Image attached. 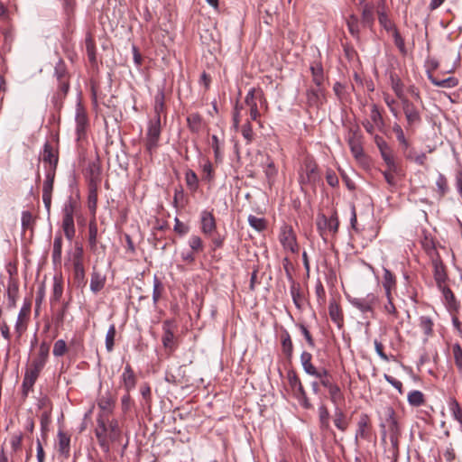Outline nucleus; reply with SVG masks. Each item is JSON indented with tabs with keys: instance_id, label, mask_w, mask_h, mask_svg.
Masks as SVG:
<instances>
[{
	"instance_id": "nucleus-1",
	"label": "nucleus",
	"mask_w": 462,
	"mask_h": 462,
	"mask_svg": "<svg viewBox=\"0 0 462 462\" xmlns=\"http://www.w3.org/2000/svg\"><path fill=\"white\" fill-rule=\"evenodd\" d=\"M383 416L380 422L382 441L385 442L386 436H389L391 448L388 451V457L392 459V462H397L400 455L399 439L402 435L401 426L393 407L385 406L383 409Z\"/></svg>"
},
{
	"instance_id": "nucleus-2",
	"label": "nucleus",
	"mask_w": 462,
	"mask_h": 462,
	"mask_svg": "<svg viewBox=\"0 0 462 462\" xmlns=\"http://www.w3.org/2000/svg\"><path fill=\"white\" fill-rule=\"evenodd\" d=\"M95 435L102 450L107 453L110 450V442L119 439L121 431L116 420H109L106 414H99L97 419Z\"/></svg>"
},
{
	"instance_id": "nucleus-3",
	"label": "nucleus",
	"mask_w": 462,
	"mask_h": 462,
	"mask_svg": "<svg viewBox=\"0 0 462 462\" xmlns=\"http://www.w3.org/2000/svg\"><path fill=\"white\" fill-rule=\"evenodd\" d=\"M362 132L357 125L348 127L346 140L353 156L358 161L362 160L365 156L362 145Z\"/></svg>"
},
{
	"instance_id": "nucleus-4",
	"label": "nucleus",
	"mask_w": 462,
	"mask_h": 462,
	"mask_svg": "<svg viewBox=\"0 0 462 462\" xmlns=\"http://www.w3.org/2000/svg\"><path fill=\"white\" fill-rule=\"evenodd\" d=\"M161 131V116H155L149 122L145 137V148L150 155H152L159 146Z\"/></svg>"
},
{
	"instance_id": "nucleus-5",
	"label": "nucleus",
	"mask_w": 462,
	"mask_h": 462,
	"mask_svg": "<svg viewBox=\"0 0 462 462\" xmlns=\"http://www.w3.org/2000/svg\"><path fill=\"white\" fill-rule=\"evenodd\" d=\"M287 378L292 393L294 397L297 398L300 404L305 409L311 408V404L307 397L304 387L296 372L293 370L288 371Z\"/></svg>"
},
{
	"instance_id": "nucleus-6",
	"label": "nucleus",
	"mask_w": 462,
	"mask_h": 462,
	"mask_svg": "<svg viewBox=\"0 0 462 462\" xmlns=\"http://www.w3.org/2000/svg\"><path fill=\"white\" fill-rule=\"evenodd\" d=\"M402 107L407 122L406 130L411 134L414 133L415 127L421 123V115L419 108L408 98L401 101Z\"/></svg>"
},
{
	"instance_id": "nucleus-7",
	"label": "nucleus",
	"mask_w": 462,
	"mask_h": 462,
	"mask_svg": "<svg viewBox=\"0 0 462 462\" xmlns=\"http://www.w3.org/2000/svg\"><path fill=\"white\" fill-rule=\"evenodd\" d=\"M75 204L69 201L63 208L62 229L66 238L71 241L75 236L76 229L74 225Z\"/></svg>"
},
{
	"instance_id": "nucleus-8",
	"label": "nucleus",
	"mask_w": 462,
	"mask_h": 462,
	"mask_svg": "<svg viewBox=\"0 0 462 462\" xmlns=\"http://www.w3.org/2000/svg\"><path fill=\"white\" fill-rule=\"evenodd\" d=\"M75 122L78 140L85 138L89 127V120L87 111L80 102L76 105Z\"/></svg>"
},
{
	"instance_id": "nucleus-9",
	"label": "nucleus",
	"mask_w": 462,
	"mask_h": 462,
	"mask_svg": "<svg viewBox=\"0 0 462 462\" xmlns=\"http://www.w3.org/2000/svg\"><path fill=\"white\" fill-rule=\"evenodd\" d=\"M263 94L262 89L252 88L245 96V103L249 107L250 119L256 121L260 116L257 100L262 101Z\"/></svg>"
},
{
	"instance_id": "nucleus-10",
	"label": "nucleus",
	"mask_w": 462,
	"mask_h": 462,
	"mask_svg": "<svg viewBox=\"0 0 462 462\" xmlns=\"http://www.w3.org/2000/svg\"><path fill=\"white\" fill-rule=\"evenodd\" d=\"M378 297L374 293H368L365 297L349 299L350 304L363 313L373 312L374 306L377 303Z\"/></svg>"
},
{
	"instance_id": "nucleus-11",
	"label": "nucleus",
	"mask_w": 462,
	"mask_h": 462,
	"mask_svg": "<svg viewBox=\"0 0 462 462\" xmlns=\"http://www.w3.org/2000/svg\"><path fill=\"white\" fill-rule=\"evenodd\" d=\"M430 262L433 267V277L437 287H441L448 281L447 268L440 259V256L437 258L435 257V259L431 260Z\"/></svg>"
},
{
	"instance_id": "nucleus-12",
	"label": "nucleus",
	"mask_w": 462,
	"mask_h": 462,
	"mask_svg": "<svg viewBox=\"0 0 462 462\" xmlns=\"http://www.w3.org/2000/svg\"><path fill=\"white\" fill-rule=\"evenodd\" d=\"M101 173L102 169L98 158H97L94 161L88 162L85 172L86 177L88 179V186H98L101 182Z\"/></svg>"
},
{
	"instance_id": "nucleus-13",
	"label": "nucleus",
	"mask_w": 462,
	"mask_h": 462,
	"mask_svg": "<svg viewBox=\"0 0 462 462\" xmlns=\"http://www.w3.org/2000/svg\"><path fill=\"white\" fill-rule=\"evenodd\" d=\"M317 226L320 232L328 229L334 234L337 233L339 226L337 213H334L330 217H327L323 214L319 215L317 219Z\"/></svg>"
},
{
	"instance_id": "nucleus-14",
	"label": "nucleus",
	"mask_w": 462,
	"mask_h": 462,
	"mask_svg": "<svg viewBox=\"0 0 462 462\" xmlns=\"http://www.w3.org/2000/svg\"><path fill=\"white\" fill-rule=\"evenodd\" d=\"M31 312V304L25 303L19 311L16 324H15V332L21 337L24 331L27 329V323L29 320V316Z\"/></svg>"
},
{
	"instance_id": "nucleus-15",
	"label": "nucleus",
	"mask_w": 462,
	"mask_h": 462,
	"mask_svg": "<svg viewBox=\"0 0 462 462\" xmlns=\"http://www.w3.org/2000/svg\"><path fill=\"white\" fill-rule=\"evenodd\" d=\"M318 180V172L317 166L311 161H306L304 163V168L300 176V183H314Z\"/></svg>"
},
{
	"instance_id": "nucleus-16",
	"label": "nucleus",
	"mask_w": 462,
	"mask_h": 462,
	"mask_svg": "<svg viewBox=\"0 0 462 462\" xmlns=\"http://www.w3.org/2000/svg\"><path fill=\"white\" fill-rule=\"evenodd\" d=\"M42 160L44 163H49V169H54V171H56L59 161L58 152L48 142L43 146Z\"/></svg>"
},
{
	"instance_id": "nucleus-17",
	"label": "nucleus",
	"mask_w": 462,
	"mask_h": 462,
	"mask_svg": "<svg viewBox=\"0 0 462 462\" xmlns=\"http://www.w3.org/2000/svg\"><path fill=\"white\" fill-rule=\"evenodd\" d=\"M286 273L288 275V279L291 282L290 291H291V295L292 300H293L295 306L298 309H300L304 302V298L301 293L300 284L299 282H296L293 280V278H292L291 274L290 273V272L288 271V269H286Z\"/></svg>"
},
{
	"instance_id": "nucleus-18",
	"label": "nucleus",
	"mask_w": 462,
	"mask_h": 462,
	"mask_svg": "<svg viewBox=\"0 0 462 462\" xmlns=\"http://www.w3.org/2000/svg\"><path fill=\"white\" fill-rule=\"evenodd\" d=\"M121 384L125 392H131L136 385V377L129 364L125 365L121 375Z\"/></svg>"
},
{
	"instance_id": "nucleus-19",
	"label": "nucleus",
	"mask_w": 462,
	"mask_h": 462,
	"mask_svg": "<svg viewBox=\"0 0 462 462\" xmlns=\"http://www.w3.org/2000/svg\"><path fill=\"white\" fill-rule=\"evenodd\" d=\"M280 241L285 249H288L292 253L298 252L299 247L296 243V238L291 228L283 229L280 236Z\"/></svg>"
},
{
	"instance_id": "nucleus-20",
	"label": "nucleus",
	"mask_w": 462,
	"mask_h": 462,
	"mask_svg": "<svg viewBox=\"0 0 462 462\" xmlns=\"http://www.w3.org/2000/svg\"><path fill=\"white\" fill-rule=\"evenodd\" d=\"M57 450L65 458L70 455V437L61 430L58 432Z\"/></svg>"
},
{
	"instance_id": "nucleus-21",
	"label": "nucleus",
	"mask_w": 462,
	"mask_h": 462,
	"mask_svg": "<svg viewBox=\"0 0 462 462\" xmlns=\"http://www.w3.org/2000/svg\"><path fill=\"white\" fill-rule=\"evenodd\" d=\"M371 427L370 418L367 414L362 413L357 422V430L356 433V439L358 438L366 439L369 437V430Z\"/></svg>"
},
{
	"instance_id": "nucleus-22",
	"label": "nucleus",
	"mask_w": 462,
	"mask_h": 462,
	"mask_svg": "<svg viewBox=\"0 0 462 462\" xmlns=\"http://www.w3.org/2000/svg\"><path fill=\"white\" fill-rule=\"evenodd\" d=\"M50 352V345L47 342H42L40 345L37 356L32 361L31 365L43 369L46 365Z\"/></svg>"
},
{
	"instance_id": "nucleus-23",
	"label": "nucleus",
	"mask_w": 462,
	"mask_h": 462,
	"mask_svg": "<svg viewBox=\"0 0 462 462\" xmlns=\"http://www.w3.org/2000/svg\"><path fill=\"white\" fill-rule=\"evenodd\" d=\"M171 321L165 320L163 322V336L162 338L163 346L171 352L175 349L174 334L171 329Z\"/></svg>"
},
{
	"instance_id": "nucleus-24",
	"label": "nucleus",
	"mask_w": 462,
	"mask_h": 462,
	"mask_svg": "<svg viewBox=\"0 0 462 462\" xmlns=\"http://www.w3.org/2000/svg\"><path fill=\"white\" fill-rule=\"evenodd\" d=\"M201 229L206 235H210L216 229L215 217L212 213L208 211L201 213Z\"/></svg>"
},
{
	"instance_id": "nucleus-25",
	"label": "nucleus",
	"mask_w": 462,
	"mask_h": 462,
	"mask_svg": "<svg viewBox=\"0 0 462 462\" xmlns=\"http://www.w3.org/2000/svg\"><path fill=\"white\" fill-rule=\"evenodd\" d=\"M69 89V79H62L58 81V90L53 97L55 106H61L63 99L68 94Z\"/></svg>"
},
{
	"instance_id": "nucleus-26",
	"label": "nucleus",
	"mask_w": 462,
	"mask_h": 462,
	"mask_svg": "<svg viewBox=\"0 0 462 462\" xmlns=\"http://www.w3.org/2000/svg\"><path fill=\"white\" fill-rule=\"evenodd\" d=\"M311 376L319 379L320 384L327 388L328 391L336 384L332 381L330 373L324 367L319 368L316 374H313Z\"/></svg>"
},
{
	"instance_id": "nucleus-27",
	"label": "nucleus",
	"mask_w": 462,
	"mask_h": 462,
	"mask_svg": "<svg viewBox=\"0 0 462 462\" xmlns=\"http://www.w3.org/2000/svg\"><path fill=\"white\" fill-rule=\"evenodd\" d=\"M282 340V351L285 357L291 361L293 355V344L291 338L290 334L287 331H284L281 336Z\"/></svg>"
},
{
	"instance_id": "nucleus-28",
	"label": "nucleus",
	"mask_w": 462,
	"mask_h": 462,
	"mask_svg": "<svg viewBox=\"0 0 462 462\" xmlns=\"http://www.w3.org/2000/svg\"><path fill=\"white\" fill-rule=\"evenodd\" d=\"M312 360V355L307 351H303L300 355V363L302 365V368L304 372L309 374L312 375L313 374H316V372L319 369L313 365L311 363Z\"/></svg>"
},
{
	"instance_id": "nucleus-29",
	"label": "nucleus",
	"mask_w": 462,
	"mask_h": 462,
	"mask_svg": "<svg viewBox=\"0 0 462 462\" xmlns=\"http://www.w3.org/2000/svg\"><path fill=\"white\" fill-rule=\"evenodd\" d=\"M328 312L331 320L334 321L338 328H341L343 325V314L340 307L336 301L329 302Z\"/></svg>"
},
{
	"instance_id": "nucleus-30",
	"label": "nucleus",
	"mask_w": 462,
	"mask_h": 462,
	"mask_svg": "<svg viewBox=\"0 0 462 462\" xmlns=\"http://www.w3.org/2000/svg\"><path fill=\"white\" fill-rule=\"evenodd\" d=\"M374 5L370 4H365L362 9V19L361 24L364 27H371L374 23Z\"/></svg>"
},
{
	"instance_id": "nucleus-31",
	"label": "nucleus",
	"mask_w": 462,
	"mask_h": 462,
	"mask_svg": "<svg viewBox=\"0 0 462 462\" xmlns=\"http://www.w3.org/2000/svg\"><path fill=\"white\" fill-rule=\"evenodd\" d=\"M360 23L358 17L356 14H350L346 19V26L350 34L356 39H359Z\"/></svg>"
},
{
	"instance_id": "nucleus-32",
	"label": "nucleus",
	"mask_w": 462,
	"mask_h": 462,
	"mask_svg": "<svg viewBox=\"0 0 462 462\" xmlns=\"http://www.w3.org/2000/svg\"><path fill=\"white\" fill-rule=\"evenodd\" d=\"M334 424L341 431L346 430L348 427V422L346 420V415L342 409H340L338 406L335 408Z\"/></svg>"
},
{
	"instance_id": "nucleus-33",
	"label": "nucleus",
	"mask_w": 462,
	"mask_h": 462,
	"mask_svg": "<svg viewBox=\"0 0 462 462\" xmlns=\"http://www.w3.org/2000/svg\"><path fill=\"white\" fill-rule=\"evenodd\" d=\"M105 282L106 278L103 275H101V273L97 272H93L90 280V290L94 293H97L104 288Z\"/></svg>"
},
{
	"instance_id": "nucleus-34",
	"label": "nucleus",
	"mask_w": 462,
	"mask_h": 462,
	"mask_svg": "<svg viewBox=\"0 0 462 462\" xmlns=\"http://www.w3.org/2000/svg\"><path fill=\"white\" fill-rule=\"evenodd\" d=\"M438 289L442 292L447 306L450 308H455L456 306L458 305L454 293L447 285V283L443 284L441 287H438Z\"/></svg>"
},
{
	"instance_id": "nucleus-35",
	"label": "nucleus",
	"mask_w": 462,
	"mask_h": 462,
	"mask_svg": "<svg viewBox=\"0 0 462 462\" xmlns=\"http://www.w3.org/2000/svg\"><path fill=\"white\" fill-rule=\"evenodd\" d=\"M381 156L384 162L386 163L387 168L389 169L390 171L400 172V167L395 162L391 149H388L387 151H382Z\"/></svg>"
},
{
	"instance_id": "nucleus-36",
	"label": "nucleus",
	"mask_w": 462,
	"mask_h": 462,
	"mask_svg": "<svg viewBox=\"0 0 462 462\" xmlns=\"http://www.w3.org/2000/svg\"><path fill=\"white\" fill-rule=\"evenodd\" d=\"M429 79L434 86L446 88L456 87L458 83V80L454 77H449L445 79L439 80L438 79L434 78L431 74H429Z\"/></svg>"
},
{
	"instance_id": "nucleus-37",
	"label": "nucleus",
	"mask_w": 462,
	"mask_h": 462,
	"mask_svg": "<svg viewBox=\"0 0 462 462\" xmlns=\"http://www.w3.org/2000/svg\"><path fill=\"white\" fill-rule=\"evenodd\" d=\"M310 70L312 74L313 82L318 87H320L325 80L324 70L322 66L319 63H316L315 65H312L310 67Z\"/></svg>"
},
{
	"instance_id": "nucleus-38",
	"label": "nucleus",
	"mask_w": 462,
	"mask_h": 462,
	"mask_svg": "<svg viewBox=\"0 0 462 462\" xmlns=\"http://www.w3.org/2000/svg\"><path fill=\"white\" fill-rule=\"evenodd\" d=\"M54 178V169H48L46 172V178L42 185V194H52Z\"/></svg>"
},
{
	"instance_id": "nucleus-39",
	"label": "nucleus",
	"mask_w": 462,
	"mask_h": 462,
	"mask_svg": "<svg viewBox=\"0 0 462 462\" xmlns=\"http://www.w3.org/2000/svg\"><path fill=\"white\" fill-rule=\"evenodd\" d=\"M61 250H62V237L60 235L56 236L53 241L52 249V261L53 263H60L61 261Z\"/></svg>"
},
{
	"instance_id": "nucleus-40",
	"label": "nucleus",
	"mask_w": 462,
	"mask_h": 462,
	"mask_svg": "<svg viewBox=\"0 0 462 462\" xmlns=\"http://www.w3.org/2000/svg\"><path fill=\"white\" fill-rule=\"evenodd\" d=\"M448 408L453 418L462 425V409L454 398H450L448 401Z\"/></svg>"
},
{
	"instance_id": "nucleus-41",
	"label": "nucleus",
	"mask_w": 462,
	"mask_h": 462,
	"mask_svg": "<svg viewBox=\"0 0 462 462\" xmlns=\"http://www.w3.org/2000/svg\"><path fill=\"white\" fill-rule=\"evenodd\" d=\"M408 402L411 406L419 407L425 402L424 394L418 390H414L409 393Z\"/></svg>"
},
{
	"instance_id": "nucleus-42",
	"label": "nucleus",
	"mask_w": 462,
	"mask_h": 462,
	"mask_svg": "<svg viewBox=\"0 0 462 462\" xmlns=\"http://www.w3.org/2000/svg\"><path fill=\"white\" fill-rule=\"evenodd\" d=\"M89 191H88V208L89 210L95 214L97 209V187L98 186H88Z\"/></svg>"
},
{
	"instance_id": "nucleus-43",
	"label": "nucleus",
	"mask_w": 462,
	"mask_h": 462,
	"mask_svg": "<svg viewBox=\"0 0 462 462\" xmlns=\"http://www.w3.org/2000/svg\"><path fill=\"white\" fill-rule=\"evenodd\" d=\"M391 83L392 88L398 97V98L402 101V99H406L407 97L403 94V84L402 80L398 77L391 76Z\"/></svg>"
},
{
	"instance_id": "nucleus-44",
	"label": "nucleus",
	"mask_w": 462,
	"mask_h": 462,
	"mask_svg": "<svg viewBox=\"0 0 462 462\" xmlns=\"http://www.w3.org/2000/svg\"><path fill=\"white\" fill-rule=\"evenodd\" d=\"M201 116L197 113L189 115L187 118V122L190 131L199 133L201 128Z\"/></svg>"
},
{
	"instance_id": "nucleus-45",
	"label": "nucleus",
	"mask_w": 462,
	"mask_h": 462,
	"mask_svg": "<svg viewBox=\"0 0 462 462\" xmlns=\"http://www.w3.org/2000/svg\"><path fill=\"white\" fill-rule=\"evenodd\" d=\"M248 223L254 229L258 232H261L266 228V220L263 217L249 215Z\"/></svg>"
},
{
	"instance_id": "nucleus-46",
	"label": "nucleus",
	"mask_w": 462,
	"mask_h": 462,
	"mask_svg": "<svg viewBox=\"0 0 462 462\" xmlns=\"http://www.w3.org/2000/svg\"><path fill=\"white\" fill-rule=\"evenodd\" d=\"M185 180L188 188L192 190L196 191L199 187V179L197 174L192 171L189 170L187 171L185 174Z\"/></svg>"
},
{
	"instance_id": "nucleus-47",
	"label": "nucleus",
	"mask_w": 462,
	"mask_h": 462,
	"mask_svg": "<svg viewBox=\"0 0 462 462\" xmlns=\"http://www.w3.org/2000/svg\"><path fill=\"white\" fill-rule=\"evenodd\" d=\"M378 21L381 26H383L387 32H393L397 30L394 23L389 19L386 14L383 12L378 13Z\"/></svg>"
},
{
	"instance_id": "nucleus-48",
	"label": "nucleus",
	"mask_w": 462,
	"mask_h": 462,
	"mask_svg": "<svg viewBox=\"0 0 462 462\" xmlns=\"http://www.w3.org/2000/svg\"><path fill=\"white\" fill-rule=\"evenodd\" d=\"M97 226L94 221H91L88 226V244L91 250L97 247Z\"/></svg>"
},
{
	"instance_id": "nucleus-49",
	"label": "nucleus",
	"mask_w": 462,
	"mask_h": 462,
	"mask_svg": "<svg viewBox=\"0 0 462 462\" xmlns=\"http://www.w3.org/2000/svg\"><path fill=\"white\" fill-rule=\"evenodd\" d=\"M452 355L457 370L462 372V347L458 343L452 346Z\"/></svg>"
},
{
	"instance_id": "nucleus-50",
	"label": "nucleus",
	"mask_w": 462,
	"mask_h": 462,
	"mask_svg": "<svg viewBox=\"0 0 462 462\" xmlns=\"http://www.w3.org/2000/svg\"><path fill=\"white\" fill-rule=\"evenodd\" d=\"M383 287L396 289V279L390 270L383 268Z\"/></svg>"
},
{
	"instance_id": "nucleus-51",
	"label": "nucleus",
	"mask_w": 462,
	"mask_h": 462,
	"mask_svg": "<svg viewBox=\"0 0 462 462\" xmlns=\"http://www.w3.org/2000/svg\"><path fill=\"white\" fill-rule=\"evenodd\" d=\"M86 51L90 62H96V46L93 38L89 35L85 40Z\"/></svg>"
},
{
	"instance_id": "nucleus-52",
	"label": "nucleus",
	"mask_w": 462,
	"mask_h": 462,
	"mask_svg": "<svg viewBox=\"0 0 462 462\" xmlns=\"http://www.w3.org/2000/svg\"><path fill=\"white\" fill-rule=\"evenodd\" d=\"M422 246L427 255L430 257V261L435 259V257L437 258L439 256L432 240H429L426 238L425 241L422 243Z\"/></svg>"
},
{
	"instance_id": "nucleus-53",
	"label": "nucleus",
	"mask_w": 462,
	"mask_h": 462,
	"mask_svg": "<svg viewBox=\"0 0 462 462\" xmlns=\"http://www.w3.org/2000/svg\"><path fill=\"white\" fill-rule=\"evenodd\" d=\"M328 393L330 401L335 404L336 407L338 406L339 402L344 400V396L337 384H335L331 389H329Z\"/></svg>"
},
{
	"instance_id": "nucleus-54",
	"label": "nucleus",
	"mask_w": 462,
	"mask_h": 462,
	"mask_svg": "<svg viewBox=\"0 0 462 462\" xmlns=\"http://www.w3.org/2000/svg\"><path fill=\"white\" fill-rule=\"evenodd\" d=\"M116 334V326L112 324L106 335V348L108 352H111L114 348L115 337Z\"/></svg>"
},
{
	"instance_id": "nucleus-55",
	"label": "nucleus",
	"mask_w": 462,
	"mask_h": 462,
	"mask_svg": "<svg viewBox=\"0 0 462 462\" xmlns=\"http://www.w3.org/2000/svg\"><path fill=\"white\" fill-rule=\"evenodd\" d=\"M370 118L372 122L378 127H382L384 124L382 114L379 111L378 106L376 105L372 106Z\"/></svg>"
},
{
	"instance_id": "nucleus-56",
	"label": "nucleus",
	"mask_w": 462,
	"mask_h": 462,
	"mask_svg": "<svg viewBox=\"0 0 462 462\" xmlns=\"http://www.w3.org/2000/svg\"><path fill=\"white\" fill-rule=\"evenodd\" d=\"M189 245L193 253H200L204 250L203 242L198 236H191L189 240Z\"/></svg>"
},
{
	"instance_id": "nucleus-57",
	"label": "nucleus",
	"mask_w": 462,
	"mask_h": 462,
	"mask_svg": "<svg viewBox=\"0 0 462 462\" xmlns=\"http://www.w3.org/2000/svg\"><path fill=\"white\" fill-rule=\"evenodd\" d=\"M23 435L22 432L14 434L10 439V445L14 453L18 452L22 448Z\"/></svg>"
},
{
	"instance_id": "nucleus-58",
	"label": "nucleus",
	"mask_w": 462,
	"mask_h": 462,
	"mask_svg": "<svg viewBox=\"0 0 462 462\" xmlns=\"http://www.w3.org/2000/svg\"><path fill=\"white\" fill-rule=\"evenodd\" d=\"M63 293V286L60 281L54 278L51 301H59Z\"/></svg>"
},
{
	"instance_id": "nucleus-59",
	"label": "nucleus",
	"mask_w": 462,
	"mask_h": 462,
	"mask_svg": "<svg viewBox=\"0 0 462 462\" xmlns=\"http://www.w3.org/2000/svg\"><path fill=\"white\" fill-rule=\"evenodd\" d=\"M241 132H242L243 137L245 139L247 143H251L254 141V134L253 127H252L250 122H246L242 126Z\"/></svg>"
},
{
	"instance_id": "nucleus-60",
	"label": "nucleus",
	"mask_w": 462,
	"mask_h": 462,
	"mask_svg": "<svg viewBox=\"0 0 462 462\" xmlns=\"http://www.w3.org/2000/svg\"><path fill=\"white\" fill-rule=\"evenodd\" d=\"M67 352V344L63 339H59L55 342L53 346V355L55 356H62Z\"/></svg>"
},
{
	"instance_id": "nucleus-61",
	"label": "nucleus",
	"mask_w": 462,
	"mask_h": 462,
	"mask_svg": "<svg viewBox=\"0 0 462 462\" xmlns=\"http://www.w3.org/2000/svg\"><path fill=\"white\" fill-rule=\"evenodd\" d=\"M436 185H437L438 192H439V196L440 197L444 196L446 194V192L448 191V188L447 179L442 174H439L438 176V179L436 180Z\"/></svg>"
},
{
	"instance_id": "nucleus-62",
	"label": "nucleus",
	"mask_w": 462,
	"mask_h": 462,
	"mask_svg": "<svg viewBox=\"0 0 462 462\" xmlns=\"http://www.w3.org/2000/svg\"><path fill=\"white\" fill-rule=\"evenodd\" d=\"M97 405L104 412H111L113 401L109 396H103L99 399Z\"/></svg>"
},
{
	"instance_id": "nucleus-63",
	"label": "nucleus",
	"mask_w": 462,
	"mask_h": 462,
	"mask_svg": "<svg viewBox=\"0 0 462 462\" xmlns=\"http://www.w3.org/2000/svg\"><path fill=\"white\" fill-rule=\"evenodd\" d=\"M73 271L75 280L78 282H83L85 278V269L83 263H73Z\"/></svg>"
},
{
	"instance_id": "nucleus-64",
	"label": "nucleus",
	"mask_w": 462,
	"mask_h": 462,
	"mask_svg": "<svg viewBox=\"0 0 462 462\" xmlns=\"http://www.w3.org/2000/svg\"><path fill=\"white\" fill-rule=\"evenodd\" d=\"M393 37L394 44L399 49V51L402 54H406L407 51H406V48H405L404 40L401 36V34L398 32V30H394V32H393Z\"/></svg>"
}]
</instances>
